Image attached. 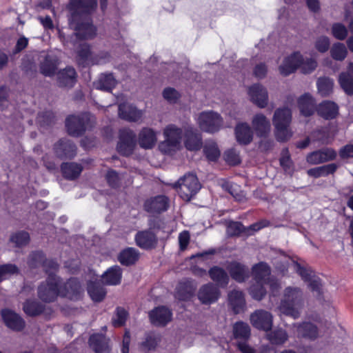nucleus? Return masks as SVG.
<instances>
[{"mask_svg":"<svg viewBox=\"0 0 353 353\" xmlns=\"http://www.w3.org/2000/svg\"><path fill=\"white\" fill-rule=\"evenodd\" d=\"M196 120L203 131L210 133L217 132L223 125V120L220 114L213 111L200 113Z\"/></svg>","mask_w":353,"mask_h":353,"instance_id":"nucleus-10","label":"nucleus"},{"mask_svg":"<svg viewBox=\"0 0 353 353\" xmlns=\"http://www.w3.org/2000/svg\"><path fill=\"white\" fill-rule=\"evenodd\" d=\"M317 111L319 115L326 119H333L338 114V106L334 102L324 101L319 105Z\"/></svg>","mask_w":353,"mask_h":353,"instance_id":"nucleus-34","label":"nucleus"},{"mask_svg":"<svg viewBox=\"0 0 353 353\" xmlns=\"http://www.w3.org/2000/svg\"><path fill=\"white\" fill-rule=\"evenodd\" d=\"M204 152L209 161H214L220 156V151L216 143L212 141H208L204 147Z\"/></svg>","mask_w":353,"mask_h":353,"instance_id":"nucleus-44","label":"nucleus"},{"mask_svg":"<svg viewBox=\"0 0 353 353\" xmlns=\"http://www.w3.org/2000/svg\"><path fill=\"white\" fill-rule=\"evenodd\" d=\"M252 125L257 136L266 137L270 132V121L262 114H256L252 119Z\"/></svg>","mask_w":353,"mask_h":353,"instance_id":"nucleus-20","label":"nucleus"},{"mask_svg":"<svg viewBox=\"0 0 353 353\" xmlns=\"http://www.w3.org/2000/svg\"><path fill=\"white\" fill-rule=\"evenodd\" d=\"M43 258L42 252H36L30 256L28 261L32 268L41 265L48 274L46 282L39 287V298L46 302L54 301L57 296L66 297L70 300L79 299L83 290L79 281L75 279H71L61 285L59 279L54 274L58 268L57 263L53 260L44 261Z\"/></svg>","mask_w":353,"mask_h":353,"instance_id":"nucleus-1","label":"nucleus"},{"mask_svg":"<svg viewBox=\"0 0 353 353\" xmlns=\"http://www.w3.org/2000/svg\"><path fill=\"white\" fill-rule=\"evenodd\" d=\"M233 335L237 341L236 345L242 353H254V350L247 343L250 335V329L247 323L236 322L233 326Z\"/></svg>","mask_w":353,"mask_h":353,"instance_id":"nucleus-12","label":"nucleus"},{"mask_svg":"<svg viewBox=\"0 0 353 353\" xmlns=\"http://www.w3.org/2000/svg\"><path fill=\"white\" fill-rule=\"evenodd\" d=\"M179 196L185 201H190L200 190L201 185L196 175L188 174L175 184Z\"/></svg>","mask_w":353,"mask_h":353,"instance_id":"nucleus-9","label":"nucleus"},{"mask_svg":"<svg viewBox=\"0 0 353 353\" xmlns=\"http://www.w3.org/2000/svg\"><path fill=\"white\" fill-rule=\"evenodd\" d=\"M339 83L347 94H353V62L349 63L347 72L339 74Z\"/></svg>","mask_w":353,"mask_h":353,"instance_id":"nucleus-24","label":"nucleus"},{"mask_svg":"<svg viewBox=\"0 0 353 353\" xmlns=\"http://www.w3.org/2000/svg\"><path fill=\"white\" fill-rule=\"evenodd\" d=\"M10 240L15 243L16 246L21 247L28 243L29 234L26 232H18L12 236Z\"/></svg>","mask_w":353,"mask_h":353,"instance_id":"nucleus-53","label":"nucleus"},{"mask_svg":"<svg viewBox=\"0 0 353 353\" xmlns=\"http://www.w3.org/2000/svg\"><path fill=\"white\" fill-rule=\"evenodd\" d=\"M119 115L127 121H139L142 118L143 112L131 105L123 103L119 106Z\"/></svg>","mask_w":353,"mask_h":353,"instance_id":"nucleus-25","label":"nucleus"},{"mask_svg":"<svg viewBox=\"0 0 353 353\" xmlns=\"http://www.w3.org/2000/svg\"><path fill=\"white\" fill-rule=\"evenodd\" d=\"M340 156L342 158L353 157V145L350 144L343 147L340 150Z\"/></svg>","mask_w":353,"mask_h":353,"instance_id":"nucleus-63","label":"nucleus"},{"mask_svg":"<svg viewBox=\"0 0 353 353\" xmlns=\"http://www.w3.org/2000/svg\"><path fill=\"white\" fill-rule=\"evenodd\" d=\"M1 315L6 325L9 328L20 331L24 327V321L17 313L9 310H3L1 312Z\"/></svg>","mask_w":353,"mask_h":353,"instance_id":"nucleus-21","label":"nucleus"},{"mask_svg":"<svg viewBox=\"0 0 353 353\" xmlns=\"http://www.w3.org/2000/svg\"><path fill=\"white\" fill-rule=\"evenodd\" d=\"M130 342V336L129 332H125L123 339V347L121 352L122 353H128L129 352V345Z\"/></svg>","mask_w":353,"mask_h":353,"instance_id":"nucleus-64","label":"nucleus"},{"mask_svg":"<svg viewBox=\"0 0 353 353\" xmlns=\"http://www.w3.org/2000/svg\"><path fill=\"white\" fill-rule=\"evenodd\" d=\"M135 146V135L129 129L120 130L119 141L117 145L118 152L124 156L130 155Z\"/></svg>","mask_w":353,"mask_h":353,"instance_id":"nucleus-13","label":"nucleus"},{"mask_svg":"<svg viewBox=\"0 0 353 353\" xmlns=\"http://www.w3.org/2000/svg\"><path fill=\"white\" fill-rule=\"evenodd\" d=\"M88 292L91 299L95 302L101 301L105 296L106 292L99 283L90 282L88 285Z\"/></svg>","mask_w":353,"mask_h":353,"instance_id":"nucleus-39","label":"nucleus"},{"mask_svg":"<svg viewBox=\"0 0 353 353\" xmlns=\"http://www.w3.org/2000/svg\"><path fill=\"white\" fill-rule=\"evenodd\" d=\"M329 46L330 40L327 37H319L315 43V47L320 52H326L328 50Z\"/></svg>","mask_w":353,"mask_h":353,"instance_id":"nucleus-57","label":"nucleus"},{"mask_svg":"<svg viewBox=\"0 0 353 353\" xmlns=\"http://www.w3.org/2000/svg\"><path fill=\"white\" fill-rule=\"evenodd\" d=\"M336 153L332 149L327 148L323 150L311 152L307 156V161L310 164H319L334 159Z\"/></svg>","mask_w":353,"mask_h":353,"instance_id":"nucleus-22","label":"nucleus"},{"mask_svg":"<svg viewBox=\"0 0 353 353\" xmlns=\"http://www.w3.org/2000/svg\"><path fill=\"white\" fill-rule=\"evenodd\" d=\"M43 307L42 305L35 302L28 301L23 305V310L27 315L37 316L42 312Z\"/></svg>","mask_w":353,"mask_h":353,"instance_id":"nucleus-48","label":"nucleus"},{"mask_svg":"<svg viewBox=\"0 0 353 353\" xmlns=\"http://www.w3.org/2000/svg\"><path fill=\"white\" fill-rule=\"evenodd\" d=\"M157 140L155 132L151 128H145L140 132L138 141L141 148L150 149L155 145Z\"/></svg>","mask_w":353,"mask_h":353,"instance_id":"nucleus-29","label":"nucleus"},{"mask_svg":"<svg viewBox=\"0 0 353 353\" xmlns=\"http://www.w3.org/2000/svg\"><path fill=\"white\" fill-rule=\"evenodd\" d=\"M137 245L143 249H150L157 243V238L151 231L139 232L135 236Z\"/></svg>","mask_w":353,"mask_h":353,"instance_id":"nucleus-28","label":"nucleus"},{"mask_svg":"<svg viewBox=\"0 0 353 353\" xmlns=\"http://www.w3.org/2000/svg\"><path fill=\"white\" fill-rule=\"evenodd\" d=\"M93 117L88 113H83L81 116H70L67 118L65 125L68 132L72 136H79L83 134L89 126V123Z\"/></svg>","mask_w":353,"mask_h":353,"instance_id":"nucleus-11","label":"nucleus"},{"mask_svg":"<svg viewBox=\"0 0 353 353\" xmlns=\"http://www.w3.org/2000/svg\"><path fill=\"white\" fill-rule=\"evenodd\" d=\"M229 303L235 313L241 312L245 306V299L242 292L234 290L228 295Z\"/></svg>","mask_w":353,"mask_h":353,"instance_id":"nucleus-35","label":"nucleus"},{"mask_svg":"<svg viewBox=\"0 0 353 353\" xmlns=\"http://www.w3.org/2000/svg\"><path fill=\"white\" fill-rule=\"evenodd\" d=\"M332 34L339 40H344L347 35V30L341 23H334L332 26Z\"/></svg>","mask_w":353,"mask_h":353,"instance_id":"nucleus-51","label":"nucleus"},{"mask_svg":"<svg viewBox=\"0 0 353 353\" xmlns=\"http://www.w3.org/2000/svg\"><path fill=\"white\" fill-rule=\"evenodd\" d=\"M332 57L337 61H343L347 57V50L345 46L341 43H334L331 50Z\"/></svg>","mask_w":353,"mask_h":353,"instance_id":"nucleus-46","label":"nucleus"},{"mask_svg":"<svg viewBox=\"0 0 353 353\" xmlns=\"http://www.w3.org/2000/svg\"><path fill=\"white\" fill-rule=\"evenodd\" d=\"M236 141L242 145H248L252 140V132L246 123H239L235 128Z\"/></svg>","mask_w":353,"mask_h":353,"instance_id":"nucleus-30","label":"nucleus"},{"mask_svg":"<svg viewBox=\"0 0 353 353\" xmlns=\"http://www.w3.org/2000/svg\"><path fill=\"white\" fill-rule=\"evenodd\" d=\"M210 278L218 285L225 287L229 282V277L224 270L219 267H213L209 270Z\"/></svg>","mask_w":353,"mask_h":353,"instance_id":"nucleus-37","label":"nucleus"},{"mask_svg":"<svg viewBox=\"0 0 353 353\" xmlns=\"http://www.w3.org/2000/svg\"><path fill=\"white\" fill-rule=\"evenodd\" d=\"M179 249L181 251H184L187 249L188 245L190 243V235L188 231L184 230L179 234Z\"/></svg>","mask_w":353,"mask_h":353,"instance_id":"nucleus-56","label":"nucleus"},{"mask_svg":"<svg viewBox=\"0 0 353 353\" xmlns=\"http://www.w3.org/2000/svg\"><path fill=\"white\" fill-rule=\"evenodd\" d=\"M54 151L61 159L72 158L76 154V146L69 140H61L55 145Z\"/></svg>","mask_w":353,"mask_h":353,"instance_id":"nucleus-26","label":"nucleus"},{"mask_svg":"<svg viewBox=\"0 0 353 353\" xmlns=\"http://www.w3.org/2000/svg\"><path fill=\"white\" fill-rule=\"evenodd\" d=\"M165 140L159 144V150L164 154H172L181 147L182 130L173 124L163 130Z\"/></svg>","mask_w":353,"mask_h":353,"instance_id":"nucleus-8","label":"nucleus"},{"mask_svg":"<svg viewBox=\"0 0 353 353\" xmlns=\"http://www.w3.org/2000/svg\"><path fill=\"white\" fill-rule=\"evenodd\" d=\"M243 231V225L239 222H231L227 227V233L230 236L240 234Z\"/></svg>","mask_w":353,"mask_h":353,"instance_id":"nucleus-55","label":"nucleus"},{"mask_svg":"<svg viewBox=\"0 0 353 353\" xmlns=\"http://www.w3.org/2000/svg\"><path fill=\"white\" fill-rule=\"evenodd\" d=\"M227 270L231 277L239 283L243 282L249 276V269L239 262L230 263L228 265Z\"/></svg>","mask_w":353,"mask_h":353,"instance_id":"nucleus-23","label":"nucleus"},{"mask_svg":"<svg viewBox=\"0 0 353 353\" xmlns=\"http://www.w3.org/2000/svg\"><path fill=\"white\" fill-rule=\"evenodd\" d=\"M159 338L154 334H149L146 336L145 341L141 343V348L144 350H152L156 347Z\"/></svg>","mask_w":353,"mask_h":353,"instance_id":"nucleus-54","label":"nucleus"},{"mask_svg":"<svg viewBox=\"0 0 353 353\" xmlns=\"http://www.w3.org/2000/svg\"><path fill=\"white\" fill-rule=\"evenodd\" d=\"M97 0H70L69 8L74 12L70 25L75 30V35L79 40L92 39L96 35V28L89 19L78 24L75 20L77 14L90 13L97 8Z\"/></svg>","mask_w":353,"mask_h":353,"instance_id":"nucleus-2","label":"nucleus"},{"mask_svg":"<svg viewBox=\"0 0 353 353\" xmlns=\"http://www.w3.org/2000/svg\"><path fill=\"white\" fill-rule=\"evenodd\" d=\"M292 112L289 108L277 109L273 117V124L275 127V136L279 141H285L292 135L289 128L291 123Z\"/></svg>","mask_w":353,"mask_h":353,"instance_id":"nucleus-7","label":"nucleus"},{"mask_svg":"<svg viewBox=\"0 0 353 353\" xmlns=\"http://www.w3.org/2000/svg\"><path fill=\"white\" fill-rule=\"evenodd\" d=\"M163 97L170 103H174L179 97V93L173 88H166L163 93Z\"/></svg>","mask_w":353,"mask_h":353,"instance_id":"nucleus-59","label":"nucleus"},{"mask_svg":"<svg viewBox=\"0 0 353 353\" xmlns=\"http://www.w3.org/2000/svg\"><path fill=\"white\" fill-rule=\"evenodd\" d=\"M248 95L251 101L259 108H264L268 103V92L260 84H254L250 87Z\"/></svg>","mask_w":353,"mask_h":353,"instance_id":"nucleus-17","label":"nucleus"},{"mask_svg":"<svg viewBox=\"0 0 353 353\" xmlns=\"http://www.w3.org/2000/svg\"><path fill=\"white\" fill-rule=\"evenodd\" d=\"M57 67V61L52 60L50 55H48L41 65V72L45 76H52L54 74Z\"/></svg>","mask_w":353,"mask_h":353,"instance_id":"nucleus-47","label":"nucleus"},{"mask_svg":"<svg viewBox=\"0 0 353 353\" xmlns=\"http://www.w3.org/2000/svg\"><path fill=\"white\" fill-rule=\"evenodd\" d=\"M219 296V290L212 283L203 285L198 293L199 299L204 304H211L216 301Z\"/></svg>","mask_w":353,"mask_h":353,"instance_id":"nucleus-16","label":"nucleus"},{"mask_svg":"<svg viewBox=\"0 0 353 353\" xmlns=\"http://www.w3.org/2000/svg\"><path fill=\"white\" fill-rule=\"evenodd\" d=\"M182 288H183V285L181 283L178 288L177 296H179V299H183V300H185V299L190 298L193 295L194 290H195V288L192 286L187 287L186 290H185L186 294H183L181 292V290Z\"/></svg>","mask_w":353,"mask_h":353,"instance_id":"nucleus-61","label":"nucleus"},{"mask_svg":"<svg viewBox=\"0 0 353 353\" xmlns=\"http://www.w3.org/2000/svg\"><path fill=\"white\" fill-rule=\"evenodd\" d=\"M267 72V67L263 63L257 64L254 68V75L259 79L265 77Z\"/></svg>","mask_w":353,"mask_h":353,"instance_id":"nucleus-62","label":"nucleus"},{"mask_svg":"<svg viewBox=\"0 0 353 353\" xmlns=\"http://www.w3.org/2000/svg\"><path fill=\"white\" fill-rule=\"evenodd\" d=\"M185 145L189 150H198L201 146V139L200 136L194 132L192 128L187 130L185 133Z\"/></svg>","mask_w":353,"mask_h":353,"instance_id":"nucleus-38","label":"nucleus"},{"mask_svg":"<svg viewBox=\"0 0 353 353\" xmlns=\"http://www.w3.org/2000/svg\"><path fill=\"white\" fill-rule=\"evenodd\" d=\"M121 279V270L119 266H114L108 269L103 274V281L107 285H117Z\"/></svg>","mask_w":353,"mask_h":353,"instance_id":"nucleus-36","label":"nucleus"},{"mask_svg":"<svg viewBox=\"0 0 353 353\" xmlns=\"http://www.w3.org/2000/svg\"><path fill=\"white\" fill-rule=\"evenodd\" d=\"M78 54L81 59H82L86 64H88V61L90 56V48L85 43L81 44L80 49L78 50Z\"/></svg>","mask_w":353,"mask_h":353,"instance_id":"nucleus-58","label":"nucleus"},{"mask_svg":"<svg viewBox=\"0 0 353 353\" xmlns=\"http://www.w3.org/2000/svg\"><path fill=\"white\" fill-rule=\"evenodd\" d=\"M334 81L327 77L320 78L317 81L318 91L322 96L329 95L333 89Z\"/></svg>","mask_w":353,"mask_h":353,"instance_id":"nucleus-43","label":"nucleus"},{"mask_svg":"<svg viewBox=\"0 0 353 353\" xmlns=\"http://www.w3.org/2000/svg\"><path fill=\"white\" fill-rule=\"evenodd\" d=\"M90 347L96 353H108V339L102 334H92L89 339Z\"/></svg>","mask_w":353,"mask_h":353,"instance_id":"nucleus-27","label":"nucleus"},{"mask_svg":"<svg viewBox=\"0 0 353 353\" xmlns=\"http://www.w3.org/2000/svg\"><path fill=\"white\" fill-rule=\"evenodd\" d=\"M337 168L335 163H330L323 166L310 169L307 171V174L314 177H320L322 176H326L330 174L334 173Z\"/></svg>","mask_w":353,"mask_h":353,"instance_id":"nucleus-42","label":"nucleus"},{"mask_svg":"<svg viewBox=\"0 0 353 353\" xmlns=\"http://www.w3.org/2000/svg\"><path fill=\"white\" fill-rule=\"evenodd\" d=\"M317 66L316 61L312 58L303 57L299 52H295L286 57L279 67L280 73L288 76L297 68L304 74L312 72Z\"/></svg>","mask_w":353,"mask_h":353,"instance_id":"nucleus-5","label":"nucleus"},{"mask_svg":"<svg viewBox=\"0 0 353 353\" xmlns=\"http://www.w3.org/2000/svg\"><path fill=\"white\" fill-rule=\"evenodd\" d=\"M250 321L254 327L268 331L272 326V316L267 311L257 310L251 315Z\"/></svg>","mask_w":353,"mask_h":353,"instance_id":"nucleus-14","label":"nucleus"},{"mask_svg":"<svg viewBox=\"0 0 353 353\" xmlns=\"http://www.w3.org/2000/svg\"><path fill=\"white\" fill-rule=\"evenodd\" d=\"M303 306V293L299 288L288 287L279 307L281 314L296 319L300 316Z\"/></svg>","mask_w":353,"mask_h":353,"instance_id":"nucleus-4","label":"nucleus"},{"mask_svg":"<svg viewBox=\"0 0 353 353\" xmlns=\"http://www.w3.org/2000/svg\"><path fill=\"white\" fill-rule=\"evenodd\" d=\"M268 338L272 344L281 345L288 340V336L285 330L278 329L269 333Z\"/></svg>","mask_w":353,"mask_h":353,"instance_id":"nucleus-45","label":"nucleus"},{"mask_svg":"<svg viewBox=\"0 0 353 353\" xmlns=\"http://www.w3.org/2000/svg\"><path fill=\"white\" fill-rule=\"evenodd\" d=\"M139 254L134 248H127L121 252L119 260L121 264L131 265L135 263L139 259Z\"/></svg>","mask_w":353,"mask_h":353,"instance_id":"nucleus-40","label":"nucleus"},{"mask_svg":"<svg viewBox=\"0 0 353 353\" xmlns=\"http://www.w3.org/2000/svg\"><path fill=\"white\" fill-rule=\"evenodd\" d=\"M299 108L301 113L308 117L314 112V101L312 96L309 94L302 95L298 101Z\"/></svg>","mask_w":353,"mask_h":353,"instance_id":"nucleus-31","label":"nucleus"},{"mask_svg":"<svg viewBox=\"0 0 353 353\" xmlns=\"http://www.w3.org/2000/svg\"><path fill=\"white\" fill-rule=\"evenodd\" d=\"M18 268L15 265L6 264L0 266V281L9 279L12 275L18 273Z\"/></svg>","mask_w":353,"mask_h":353,"instance_id":"nucleus-49","label":"nucleus"},{"mask_svg":"<svg viewBox=\"0 0 353 353\" xmlns=\"http://www.w3.org/2000/svg\"><path fill=\"white\" fill-rule=\"evenodd\" d=\"M58 79L61 86H73L76 82V72L74 69L71 67H67L59 73Z\"/></svg>","mask_w":353,"mask_h":353,"instance_id":"nucleus-33","label":"nucleus"},{"mask_svg":"<svg viewBox=\"0 0 353 353\" xmlns=\"http://www.w3.org/2000/svg\"><path fill=\"white\" fill-rule=\"evenodd\" d=\"M280 258L281 261H283L284 263L281 267L276 266V268L279 269L281 272H284L287 265H289L290 259L284 254H281ZM290 261L292 263V265L294 270L301 276V279L307 283L309 288L312 291L316 292L317 294H319L321 289L320 279L310 269L302 267L299 263L292 259H290Z\"/></svg>","mask_w":353,"mask_h":353,"instance_id":"nucleus-6","label":"nucleus"},{"mask_svg":"<svg viewBox=\"0 0 353 353\" xmlns=\"http://www.w3.org/2000/svg\"><path fill=\"white\" fill-rule=\"evenodd\" d=\"M150 321L156 325H165L172 319V313L164 306L158 307L149 314Z\"/></svg>","mask_w":353,"mask_h":353,"instance_id":"nucleus-19","label":"nucleus"},{"mask_svg":"<svg viewBox=\"0 0 353 353\" xmlns=\"http://www.w3.org/2000/svg\"><path fill=\"white\" fill-rule=\"evenodd\" d=\"M252 274L256 283L250 288L249 292L253 299L259 301L263 298L266 293L265 285H268L273 294L280 288L278 281L270 277V268L265 263L254 265Z\"/></svg>","mask_w":353,"mask_h":353,"instance_id":"nucleus-3","label":"nucleus"},{"mask_svg":"<svg viewBox=\"0 0 353 353\" xmlns=\"http://www.w3.org/2000/svg\"><path fill=\"white\" fill-rule=\"evenodd\" d=\"M224 158L226 162L230 165H237L241 162L239 152L235 149H230L225 152Z\"/></svg>","mask_w":353,"mask_h":353,"instance_id":"nucleus-52","label":"nucleus"},{"mask_svg":"<svg viewBox=\"0 0 353 353\" xmlns=\"http://www.w3.org/2000/svg\"><path fill=\"white\" fill-rule=\"evenodd\" d=\"M106 179L110 186L116 187L118 185L119 176L115 171L111 170L108 172Z\"/></svg>","mask_w":353,"mask_h":353,"instance_id":"nucleus-60","label":"nucleus"},{"mask_svg":"<svg viewBox=\"0 0 353 353\" xmlns=\"http://www.w3.org/2000/svg\"><path fill=\"white\" fill-rule=\"evenodd\" d=\"M117 81L112 74H102L94 82V87L100 90L110 91L115 86Z\"/></svg>","mask_w":353,"mask_h":353,"instance_id":"nucleus-32","label":"nucleus"},{"mask_svg":"<svg viewBox=\"0 0 353 353\" xmlns=\"http://www.w3.org/2000/svg\"><path fill=\"white\" fill-rule=\"evenodd\" d=\"M61 170L65 178L74 179L81 174L82 168L77 163H63L61 165Z\"/></svg>","mask_w":353,"mask_h":353,"instance_id":"nucleus-41","label":"nucleus"},{"mask_svg":"<svg viewBox=\"0 0 353 353\" xmlns=\"http://www.w3.org/2000/svg\"><path fill=\"white\" fill-rule=\"evenodd\" d=\"M292 332L298 338H305L312 340L315 339L319 335L317 327L310 322L294 324Z\"/></svg>","mask_w":353,"mask_h":353,"instance_id":"nucleus-15","label":"nucleus"},{"mask_svg":"<svg viewBox=\"0 0 353 353\" xmlns=\"http://www.w3.org/2000/svg\"><path fill=\"white\" fill-rule=\"evenodd\" d=\"M146 211L151 213H160L167 210L168 199L165 196H157L148 199L144 204Z\"/></svg>","mask_w":353,"mask_h":353,"instance_id":"nucleus-18","label":"nucleus"},{"mask_svg":"<svg viewBox=\"0 0 353 353\" xmlns=\"http://www.w3.org/2000/svg\"><path fill=\"white\" fill-rule=\"evenodd\" d=\"M128 315V314L125 309L118 307L112 319L114 326L120 327L123 325L127 319Z\"/></svg>","mask_w":353,"mask_h":353,"instance_id":"nucleus-50","label":"nucleus"}]
</instances>
